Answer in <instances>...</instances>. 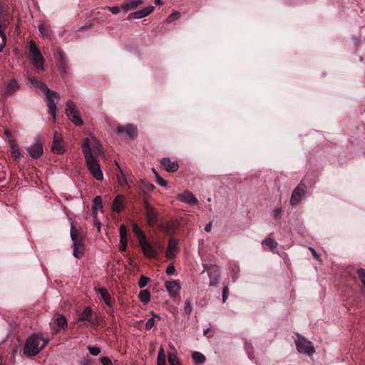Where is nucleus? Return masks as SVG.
I'll use <instances>...</instances> for the list:
<instances>
[{"label": "nucleus", "instance_id": "f704fd0d", "mask_svg": "<svg viewBox=\"0 0 365 365\" xmlns=\"http://www.w3.org/2000/svg\"><path fill=\"white\" fill-rule=\"evenodd\" d=\"M138 297L144 304H146L150 301V293L147 289L142 290L139 293Z\"/></svg>", "mask_w": 365, "mask_h": 365}, {"label": "nucleus", "instance_id": "dca6fc26", "mask_svg": "<svg viewBox=\"0 0 365 365\" xmlns=\"http://www.w3.org/2000/svg\"><path fill=\"white\" fill-rule=\"evenodd\" d=\"M162 168L167 172L173 173L178 170L179 165L177 161H172L169 158H163L160 160Z\"/></svg>", "mask_w": 365, "mask_h": 365}, {"label": "nucleus", "instance_id": "864d4df0", "mask_svg": "<svg viewBox=\"0 0 365 365\" xmlns=\"http://www.w3.org/2000/svg\"><path fill=\"white\" fill-rule=\"evenodd\" d=\"M175 269L173 264H170L166 269V273L168 275H172L175 273Z\"/></svg>", "mask_w": 365, "mask_h": 365}, {"label": "nucleus", "instance_id": "39448f33", "mask_svg": "<svg viewBox=\"0 0 365 365\" xmlns=\"http://www.w3.org/2000/svg\"><path fill=\"white\" fill-rule=\"evenodd\" d=\"M295 343L297 349L299 353L311 356L315 352L312 342L300 335H297V340H296Z\"/></svg>", "mask_w": 365, "mask_h": 365}, {"label": "nucleus", "instance_id": "e2e57ef3", "mask_svg": "<svg viewBox=\"0 0 365 365\" xmlns=\"http://www.w3.org/2000/svg\"><path fill=\"white\" fill-rule=\"evenodd\" d=\"M309 250L315 258H319V255L314 248L309 247Z\"/></svg>", "mask_w": 365, "mask_h": 365}, {"label": "nucleus", "instance_id": "b1692460", "mask_svg": "<svg viewBox=\"0 0 365 365\" xmlns=\"http://www.w3.org/2000/svg\"><path fill=\"white\" fill-rule=\"evenodd\" d=\"M143 3V0H128L123 3L122 9L125 12L133 10Z\"/></svg>", "mask_w": 365, "mask_h": 365}, {"label": "nucleus", "instance_id": "c9c22d12", "mask_svg": "<svg viewBox=\"0 0 365 365\" xmlns=\"http://www.w3.org/2000/svg\"><path fill=\"white\" fill-rule=\"evenodd\" d=\"M158 365H166V356L164 349L161 346L159 349L158 359Z\"/></svg>", "mask_w": 365, "mask_h": 365}, {"label": "nucleus", "instance_id": "5701e85b", "mask_svg": "<svg viewBox=\"0 0 365 365\" xmlns=\"http://www.w3.org/2000/svg\"><path fill=\"white\" fill-rule=\"evenodd\" d=\"M26 78L29 81V82L35 87L39 88L41 91H42L44 93H46L50 89L48 88V86L46 85L45 83L43 81L30 76L29 75L26 76Z\"/></svg>", "mask_w": 365, "mask_h": 365}, {"label": "nucleus", "instance_id": "6e6552de", "mask_svg": "<svg viewBox=\"0 0 365 365\" xmlns=\"http://www.w3.org/2000/svg\"><path fill=\"white\" fill-rule=\"evenodd\" d=\"M306 190V185L301 182L292 193V196L290 198L291 205H297L301 202L302 197L305 195Z\"/></svg>", "mask_w": 365, "mask_h": 365}, {"label": "nucleus", "instance_id": "ddd939ff", "mask_svg": "<svg viewBox=\"0 0 365 365\" xmlns=\"http://www.w3.org/2000/svg\"><path fill=\"white\" fill-rule=\"evenodd\" d=\"M29 155L34 159H38L43 153V143L40 140H38L34 145H31L27 148Z\"/></svg>", "mask_w": 365, "mask_h": 365}, {"label": "nucleus", "instance_id": "a18cd8bd", "mask_svg": "<svg viewBox=\"0 0 365 365\" xmlns=\"http://www.w3.org/2000/svg\"><path fill=\"white\" fill-rule=\"evenodd\" d=\"M184 310L187 315H190L192 312V309L191 306V302L188 299H187L185 302Z\"/></svg>", "mask_w": 365, "mask_h": 365}, {"label": "nucleus", "instance_id": "f03ea898", "mask_svg": "<svg viewBox=\"0 0 365 365\" xmlns=\"http://www.w3.org/2000/svg\"><path fill=\"white\" fill-rule=\"evenodd\" d=\"M48 340L40 334H32L25 343L23 354L27 356L37 355L48 344Z\"/></svg>", "mask_w": 365, "mask_h": 365}, {"label": "nucleus", "instance_id": "a211bd4d", "mask_svg": "<svg viewBox=\"0 0 365 365\" xmlns=\"http://www.w3.org/2000/svg\"><path fill=\"white\" fill-rule=\"evenodd\" d=\"M56 58L58 68L60 71L63 73H67L68 72V66L66 63L65 53L61 49L58 50Z\"/></svg>", "mask_w": 365, "mask_h": 365}, {"label": "nucleus", "instance_id": "20e7f679", "mask_svg": "<svg viewBox=\"0 0 365 365\" xmlns=\"http://www.w3.org/2000/svg\"><path fill=\"white\" fill-rule=\"evenodd\" d=\"M66 113L68 118L76 125L80 126L83 125V120L81 118V114L76 109L75 103L68 100L66 102Z\"/></svg>", "mask_w": 365, "mask_h": 365}, {"label": "nucleus", "instance_id": "4c0bfd02", "mask_svg": "<svg viewBox=\"0 0 365 365\" xmlns=\"http://www.w3.org/2000/svg\"><path fill=\"white\" fill-rule=\"evenodd\" d=\"M168 362L170 365H181L177 354L175 353L168 354Z\"/></svg>", "mask_w": 365, "mask_h": 365}, {"label": "nucleus", "instance_id": "09e8293b", "mask_svg": "<svg viewBox=\"0 0 365 365\" xmlns=\"http://www.w3.org/2000/svg\"><path fill=\"white\" fill-rule=\"evenodd\" d=\"M155 325V319L154 317H151L148 319L145 324V329L148 330L151 329Z\"/></svg>", "mask_w": 365, "mask_h": 365}, {"label": "nucleus", "instance_id": "c756f323", "mask_svg": "<svg viewBox=\"0 0 365 365\" xmlns=\"http://www.w3.org/2000/svg\"><path fill=\"white\" fill-rule=\"evenodd\" d=\"M93 316V310L90 307H86L78 316V321H91Z\"/></svg>", "mask_w": 365, "mask_h": 365}, {"label": "nucleus", "instance_id": "9b49d317", "mask_svg": "<svg viewBox=\"0 0 365 365\" xmlns=\"http://www.w3.org/2000/svg\"><path fill=\"white\" fill-rule=\"evenodd\" d=\"M53 334H57L61 330H63L67 327V322L66 318L60 314L56 315L51 324Z\"/></svg>", "mask_w": 365, "mask_h": 365}, {"label": "nucleus", "instance_id": "3c124183", "mask_svg": "<svg viewBox=\"0 0 365 365\" xmlns=\"http://www.w3.org/2000/svg\"><path fill=\"white\" fill-rule=\"evenodd\" d=\"M101 361L103 365H113L112 361L107 356L101 357Z\"/></svg>", "mask_w": 365, "mask_h": 365}, {"label": "nucleus", "instance_id": "6e6d98bb", "mask_svg": "<svg viewBox=\"0 0 365 365\" xmlns=\"http://www.w3.org/2000/svg\"><path fill=\"white\" fill-rule=\"evenodd\" d=\"M6 29V25L3 21L0 19V34H6L4 31Z\"/></svg>", "mask_w": 365, "mask_h": 365}, {"label": "nucleus", "instance_id": "1a4fd4ad", "mask_svg": "<svg viewBox=\"0 0 365 365\" xmlns=\"http://www.w3.org/2000/svg\"><path fill=\"white\" fill-rule=\"evenodd\" d=\"M139 244L145 257L148 258H155L157 257L158 251L155 245L149 242L147 237L140 241Z\"/></svg>", "mask_w": 365, "mask_h": 365}, {"label": "nucleus", "instance_id": "37998d69", "mask_svg": "<svg viewBox=\"0 0 365 365\" xmlns=\"http://www.w3.org/2000/svg\"><path fill=\"white\" fill-rule=\"evenodd\" d=\"M180 17V13L179 11H173L167 19L168 23H172L175 20L178 19Z\"/></svg>", "mask_w": 365, "mask_h": 365}, {"label": "nucleus", "instance_id": "f3484780", "mask_svg": "<svg viewBox=\"0 0 365 365\" xmlns=\"http://www.w3.org/2000/svg\"><path fill=\"white\" fill-rule=\"evenodd\" d=\"M177 198L180 201L188 205H194L198 202L197 199L190 191L188 190H185L183 192L178 194Z\"/></svg>", "mask_w": 365, "mask_h": 365}, {"label": "nucleus", "instance_id": "c03bdc74", "mask_svg": "<svg viewBox=\"0 0 365 365\" xmlns=\"http://www.w3.org/2000/svg\"><path fill=\"white\" fill-rule=\"evenodd\" d=\"M88 349L90 354L95 356H98L101 352V349L98 346H88Z\"/></svg>", "mask_w": 365, "mask_h": 365}, {"label": "nucleus", "instance_id": "bb28decb", "mask_svg": "<svg viewBox=\"0 0 365 365\" xmlns=\"http://www.w3.org/2000/svg\"><path fill=\"white\" fill-rule=\"evenodd\" d=\"M112 209L114 212H120L124 209V197L122 195H118L113 202Z\"/></svg>", "mask_w": 365, "mask_h": 365}, {"label": "nucleus", "instance_id": "69168bd1", "mask_svg": "<svg viewBox=\"0 0 365 365\" xmlns=\"http://www.w3.org/2000/svg\"><path fill=\"white\" fill-rule=\"evenodd\" d=\"M210 328H207L205 330H204V332H203L204 335H206L210 331Z\"/></svg>", "mask_w": 365, "mask_h": 365}, {"label": "nucleus", "instance_id": "49530a36", "mask_svg": "<svg viewBox=\"0 0 365 365\" xmlns=\"http://www.w3.org/2000/svg\"><path fill=\"white\" fill-rule=\"evenodd\" d=\"M38 28L40 33L41 34V35L43 37L44 36L48 37L49 36L48 31L43 24H39Z\"/></svg>", "mask_w": 365, "mask_h": 365}, {"label": "nucleus", "instance_id": "774afa93", "mask_svg": "<svg viewBox=\"0 0 365 365\" xmlns=\"http://www.w3.org/2000/svg\"><path fill=\"white\" fill-rule=\"evenodd\" d=\"M155 4H157V5H159V4H162L161 0H155Z\"/></svg>", "mask_w": 365, "mask_h": 365}, {"label": "nucleus", "instance_id": "9d476101", "mask_svg": "<svg viewBox=\"0 0 365 365\" xmlns=\"http://www.w3.org/2000/svg\"><path fill=\"white\" fill-rule=\"evenodd\" d=\"M143 204L148 223L150 226L153 227L157 222L158 213L155 209L146 200H144Z\"/></svg>", "mask_w": 365, "mask_h": 365}, {"label": "nucleus", "instance_id": "4d7b16f0", "mask_svg": "<svg viewBox=\"0 0 365 365\" xmlns=\"http://www.w3.org/2000/svg\"><path fill=\"white\" fill-rule=\"evenodd\" d=\"M91 360L89 358H84L81 361V365H91Z\"/></svg>", "mask_w": 365, "mask_h": 365}, {"label": "nucleus", "instance_id": "412c9836", "mask_svg": "<svg viewBox=\"0 0 365 365\" xmlns=\"http://www.w3.org/2000/svg\"><path fill=\"white\" fill-rule=\"evenodd\" d=\"M178 250V241L174 238H170L168 246L166 251V257L169 259L173 258L175 256V252Z\"/></svg>", "mask_w": 365, "mask_h": 365}, {"label": "nucleus", "instance_id": "58836bf2", "mask_svg": "<svg viewBox=\"0 0 365 365\" xmlns=\"http://www.w3.org/2000/svg\"><path fill=\"white\" fill-rule=\"evenodd\" d=\"M356 273L358 274V277L362 283V286L364 288L365 287V269L363 268H358L356 269Z\"/></svg>", "mask_w": 365, "mask_h": 365}, {"label": "nucleus", "instance_id": "ea45409f", "mask_svg": "<svg viewBox=\"0 0 365 365\" xmlns=\"http://www.w3.org/2000/svg\"><path fill=\"white\" fill-rule=\"evenodd\" d=\"M150 279L144 275H141L138 282V286L140 289L144 288L147 286L148 283L150 282Z\"/></svg>", "mask_w": 365, "mask_h": 365}, {"label": "nucleus", "instance_id": "8fccbe9b", "mask_svg": "<svg viewBox=\"0 0 365 365\" xmlns=\"http://www.w3.org/2000/svg\"><path fill=\"white\" fill-rule=\"evenodd\" d=\"M6 34H0V52L3 50L6 45Z\"/></svg>", "mask_w": 365, "mask_h": 365}, {"label": "nucleus", "instance_id": "052dcab7", "mask_svg": "<svg viewBox=\"0 0 365 365\" xmlns=\"http://www.w3.org/2000/svg\"><path fill=\"white\" fill-rule=\"evenodd\" d=\"M211 229H212V223L211 222H209L207 223L205 227V231L207 232H209L211 231Z\"/></svg>", "mask_w": 365, "mask_h": 365}, {"label": "nucleus", "instance_id": "a878e982", "mask_svg": "<svg viewBox=\"0 0 365 365\" xmlns=\"http://www.w3.org/2000/svg\"><path fill=\"white\" fill-rule=\"evenodd\" d=\"M115 164L119 170V173L117 174V180L118 182V185L124 188L127 187L128 188H130V185L128 184V182L127 180L126 176L123 170L120 168L118 163L115 161Z\"/></svg>", "mask_w": 365, "mask_h": 365}, {"label": "nucleus", "instance_id": "bf43d9fd", "mask_svg": "<svg viewBox=\"0 0 365 365\" xmlns=\"http://www.w3.org/2000/svg\"><path fill=\"white\" fill-rule=\"evenodd\" d=\"M4 134L9 138V141L10 140L11 138L14 139L11 133L9 130H5Z\"/></svg>", "mask_w": 365, "mask_h": 365}, {"label": "nucleus", "instance_id": "2f4dec72", "mask_svg": "<svg viewBox=\"0 0 365 365\" xmlns=\"http://www.w3.org/2000/svg\"><path fill=\"white\" fill-rule=\"evenodd\" d=\"M103 208L102 198L101 196H96L93 200V215L96 219L97 217V210Z\"/></svg>", "mask_w": 365, "mask_h": 365}, {"label": "nucleus", "instance_id": "c85d7f7f", "mask_svg": "<svg viewBox=\"0 0 365 365\" xmlns=\"http://www.w3.org/2000/svg\"><path fill=\"white\" fill-rule=\"evenodd\" d=\"M10 147L11 148V155L15 159H19L22 157L21 150L18 144L14 139H10L9 140Z\"/></svg>", "mask_w": 365, "mask_h": 365}, {"label": "nucleus", "instance_id": "cd10ccee", "mask_svg": "<svg viewBox=\"0 0 365 365\" xmlns=\"http://www.w3.org/2000/svg\"><path fill=\"white\" fill-rule=\"evenodd\" d=\"M70 235L73 245H76V243H84L83 237L79 235L77 229L73 224L71 226Z\"/></svg>", "mask_w": 365, "mask_h": 365}, {"label": "nucleus", "instance_id": "6ab92c4d", "mask_svg": "<svg viewBox=\"0 0 365 365\" xmlns=\"http://www.w3.org/2000/svg\"><path fill=\"white\" fill-rule=\"evenodd\" d=\"M154 10V6H149L136 11L132 12L128 15V19H140L148 16Z\"/></svg>", "mask_w": 365, "mask_h": 365}, {"label": "nucleus", "instance_id": "393cba45", "mask_svg": "<svg viewBox=\"0 0 365 365\" xmlns=\"http://www.w3.org/2000/svg\"><path fill=\"white\" fill-rule=\"evenodd\" d=\"M165 287L172 297H176L178 294L180 286L175 281L166 282Z\"/></svg>", "mask_w": 365, "mask_h": 365}, {"label": "nucleus", "instance_id": "603ef678", "mask_svg": "<svg viewBox=\"0 0 365 365\" xmlns=\"http://www.w3.org/2000/svg\"><path fill=\"white\" fill-rule=\"evenodd\" d=\"M120 237H127V230L124 225H121L119 229Z\"/></svg>", "mask_w": 365, "mask_h": 365}, {"label": "nucleus", "instance_id": "7ed1b4c3", "mask_svg": "<svg viewBox=\"0 0 365 365\" xmlns=\"http://www.w3.org/2000/svg\"><path fill=\"white\" fill-rule=\"evenodd\" d=\"M29 53L31 56L36 71L38 73L43 72L44 71V58L40 53L36 43L33 41L29 42Z\"/></svg>", "mask_w": 365, "mask_h": 365}, {"label": "nucleus", "instance_id": "473e14b6", "mask_svg": "<svg viewBox=\"0 0 365 365\" xmlns=\"http://www.w3.org/2000/svg\"><path fill=\"white\" fill-rule=\"evenodd\" d=\"M192 359L195 365H201L204 364L206 360L205 355L199 351L192 352Z\"/></svg>", "mask_w": 365, "mask_h": 365}, {"label": "nucleus", "instance_id": "338daca9", "mask_svg": "<svg viewBox=\"0 0 365 365\" xmlns=\"http://www.w3.org/2000/svg\"><path fill=\"white\" fill-rule=\"evenodd\" d=\"M153 317L156 318L157 319H159V320L161 319V317L159 315H158V314H153Z\"/></svg>", "mask_w": 365, "mask_h": 365}, {"label": "nucleus", "instance_id": "2eb2a0df", "mask_svg": "<svg viewBox=\"0 0 365 365\" xmlns=\"http://www.w3.org/2000/svg\"><path fill=\"white\" fill-rule=\"evenodd\" d=\"M115 130L118 134L125 132L131 139H134L138 135L137 128L130 124H128L125 127L122 125H118Z\"/></svg>", "mask_w": 365, "mask_h": 365}, {"label": "nucleus", "instance_id": "aec40b11", "mask_svg": "<svg viewBox=\"0 0 365 365\" xmlns=\"http://www.w3.org/2000/svg\"><path fill=\"white\" fill-rule=\"evenodd\" d=\"M51 150L57 154H63L64 152V147L61 143V138L57 133L54 134Z\"/></svg>", "mask_w": 365, "mask_h": 365}, {"label": "nucleus", "instance_id": "7c9ffc66", "mask_svg": "<svg viewBox=\"0 0 365 365\" xmlns=\"http://www.w3.org/2000/svg\"><path fill=\"white\" fill-rule=\"evenodd\" d=\"M262 245H267L273 253L277 252L276 249L278 246V243L274 239L270 237L265 238L262 241Z\"/></svg>", "mask_w": 365, "mask_h": 365}, {"label": "nucleus", "instance_id": "0eeeda50", "mask_svg": "<svg viewBox=\"0 0 365 365\" xmlns=\"http://www.w3.org/2000/svg\"><path fill=\"white\" fill-rule=\"evenodd\" d=\"M203 267H204V269H203V272H207V274L210 277V282H209V285L210 286H216L218 282H219V279H220V270H219V268L215 266V265H212V264H203Z\"/></svg>", "mask_w": 365, "mask_h": 365}, {"label": "nucleus", "instance_id": "f257e3e1", "mask_svg": "<svg viewBox=\"0 0 365 365\" xmlns=\"http://www.w3.org/2000/svg\"><path fill=\"white\" fill-rule=\"evenodd\" d=\"M83 153L88 169L93 177L97 180H102L103 179V174L99 161L93 156L87 140L83 145Z\"/></svg>", "mask_w": 365, "mask_h": 365}, {"label": "nucleus", "instance_id": "13d9d810", "mask_svg": "<svg viewBox=\"0 0 365 365\" xmlns=\"http://www.w3.org/2000/svg\"><path fill=\"white\" fill-rule=\"evenodd\" d=\"M281 210L279 209H275L274 210V217L278 219L280 217Z\"/></svg>", "mask_w": 365, "mask_h": 365}, {"label": "nucleus", "instance_id": "e433bc0d", "mask_svg": "<svg viewBox=\"0 0 365 365\" xmlns=\"http://www.w3.org/2000/svg\"><path fill=\"white\" fill-rule=\"evenodd\" d=\"M133 232L136 235L138 242L141 241L142 240L146 237L145 235L143 233L140 227L137 224H134L133 225Z\"/></svg>", "mask_w": 365, "mask_h": 365}, {"label": "nucleus", "instance_id": "72a5a7b5", "mask_svg": "<svg viewBox=\"0 0 365 365\" xmlns=\"http://www.w3.org/2000/svg\"><path fill=\"white\" fill-rule=\"evenodd\" d=\"M83 245L84 243H76V245H73V255L76 258L80 259L83 256Z\"/></svg>", "mask_w": 365, "mask_h": 365}, {"label": "nucleus", "instance_id": "f8f14e48", "mask_svg": "<svg viewBox=\"0 0 365 365\" xmlns=\"http://www.w3.org/2000/svg\"><path fill=\"white\" fill-rule=\"evenodd\" d=\"M86 140H88L89 147L91 150V152L93 153V156L96 158L98 155H101L104 154L102 145H101L99 141L95 138H84L82 146L85 144Z\"/></svg>", "mask_w": 365, "mask_h": 365}, {"label": "nucleus", "instance_id": "5fc2aeb1", "mask_svg": "<svg viewBox=\"0 0 365 365\" xmlns=\"http://www.w3.org/2000/svg\"><path fill=\"white\" fill-rule=\"evenodd\" d=\"M107 8L113 14H118L120 12L118 6H108Z\"/></svg>", "mask_w": 365, "mask_h": 365}, {"label": "nucleus", "instance_id": "a19ab883", "mask_svg": "<svg viewBox=\"0 0 365 365\" xmlns=\"http://www.w3.org/2000/svg\"><path fill=\"white\" fill-rule=\"evenodd\" d=\"M141 182L143 185V187L141 189L144 192L152 191L155 188L154 185L152 183L145 181H142Z\"/></svg>", "mask_w": 365, "mask_h": 365}, {"label": "nucleus", "instance_id": "79ce46f5", "mask_svg": "<svg viewBox=\"0 0 365 365\" xmlns=\"http://www.w3.org/2000/svg\"><path fill=\"white\" fill-rule=\"evenodd\" d=\"M153 173H155V175L156 177V181L157 182L161 185V186H163V187H165L168 184L167 181L165 180H164L163 178H162L159 174L158 173V172L153 168Z\"/></svg>", "mask_w": 365, "mask_h": 365}, {"label": "nucleus", "instance_id": "423d86ee", "mask_svg": "<svg viewBox=\"0 0 365 365\" xmlns=\"http://www.w3.org/2000/svg\"><path fill=\"white\" fill-rule=\"evenodd\" d=\"M45 94L47 98V106L48 108V112L52 116L53 122H55L56 118V104L54 100L59 99L60 95L57 92L52 90H49L45 93Z\"/></svg>", "mask_w": 365, "mask_h": 365}, {"label": "nucleus", "instance_id": "4468645a", "mask_svg": "<svg viewBox=\"0 0 365 365\" xmlns=\"http://www.w3.org/2000/svg\"><path fill=\"white\" fill-rule=\"evenodd\" d=\"M20 89V86L16 80L11 79L10 80L4 89V97H9L14 96L17 91H19Z\"/></svg>", "mask_w": 365, "mask_h": 365}, {"label": "nucleus", "instance_id": "680f3d73", "mask_svg": "<svg viewBox=\"0 0 365 365\" xmlns=\"http://www.w3.org/2000/svg\"><path fill=\"white\" fill-rule=\"evenodd\" d=\"M127 237H120V244L127 245Z\"/></svg>", "mask_w": 365, "mask_h": 365}, {"label": "nucleus", "instance_id": "0e129e2a", "mask_svg": "<svg viewBox=\"0 0 365 365\" xmlns=\"http://www.w3.org/2000/svg\"><path fill=\"white\" fill-rule=\"evenodd\" d=\"M126 247H127V245L120 244V247H119V250L120 252H124V251H125Z\"/></svg>", "mask_w": 365, "mask_h": 365}, {"label": "nucleus", "instance_id": "4be33fe9", "mask_svg": "<svg viewBox=\"0 0 365 365\" xmlns=\"http://www.w3.org/2000/svg\"><path fill=\"white\" fill-rule=\"evenodd\" d=\"M98 292L101 295V299L103 300L105 304L110 308V312H114V309L112 306L111 297L107 289L101 287L98 289Z\"/></svg>", "mask_w": 365, "mask_h": 365}, {"label": "nucleus", "instance_id": "de8ad7c7", "mask_svg": "<svg viewBox=\"0 0 365 365\" xmlns=\"http://www.w3.org/2000/svg\"><path fill=\"white\" fill-rule=\"evenodd\" d=\"M229 296V287L227 286H225L222 288V302L225 303Z\"/></svg>", "mask_w": 365, "mask_h": 365}]
</instances>
